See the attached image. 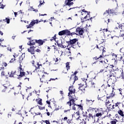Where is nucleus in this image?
Segmentation results:
<instances>
[{"mask_svg":"<svg viewBox=\"0 0 124 124\" xmlns=\"http://www.w3.org/2000/svg\"><path fill=\"white\" fill-rule=\"evenodd\" d=\"M4 22H6L7 24H9L10 23V19L7 17L5 18V19H3Z\"/></svg>","mask_w":124,"mask_h":124,"instance_id":"34","label":"nucleus"},{"mask_svg":"<svg viewBox=\"0 0 124 124\" xmlns=\"http://www.w3.org/2000/svg\"><path fill=\"white\" fill-rule=\"evenodd\" d=\"M25 59V53H23L19 57L18 62L20 64L22 63V62Z\"/></svg>","mask_w":124,"mask_h":124,"instance_id":"20","label":"nucleus"},{"mask_svg":"<svg viewBox=\"0 0 124 124\" xmlns=\"http://www.w3.org/2000/svg\"><path fill=\"white\" fill-rule=\"evenodd\" d=\"M4 5H3V4H0V8L2 9H3V8H4Z\"/></svg>","mask_w":124,"mask_h":124,"instance_id":"55","label":"nucleus"},{"mask_svg":"<svg viewBox=\"0 0 124 124\" xmlns=\"http://www.w3.org/2000/svg\"><path fill=\"white\" fill-rule=\"evenodd\" d=\"M124 27V25H123V24H120L118 26V28L120 30V29H121L122 31H123V27Z\"/></svg>","mask_w":124,"mask_h":124,"instance_id":"49","label":"nucleus"},{"mask_svg":"<svg viewBox=\"0 0 124 124\" xmlns=\"http://www.w3.org/2000/svg\"><path fill=\"white\" fill-rule=\"evenodd\" d=\"M118 113L121 116V117H124V111H123V110H119L118 111Z\"/></svg>","mask_w":124,"mask_h":124,"instance_id":"31","label":"nucleus"},{"mask_svg":"<svg viewBox=\"0 0 124 124\" xmlns=\"http://www.w3.org/2000/svg\"><path fill=\"white\" fill-rule=\"evenodd\" d=\"M90 15L89 16L87 15L84 17H83V19H84L85 21H89V20H91V22H93V17H90Z\"/></svg>","mask_w":124,"mask_h":124,"instance_id":"24","label":"nucleus"},{"mask_svg":"<svg viewBox=\"0 0 124 124\" xmlns=\"http://www.w3.org/2000/svg\"><path fill=\"white\" fill-rule=\"evenodd\" d=\"M116 60H118V61H120V62H121V61L123 60V56H122V55H119L118 56L116 55Z\"/></svg>","mask_w":124,"mask_h":124,"instance_id":"30","label":"nucleus"},{"mask_svg":"<svg viewBox=\"0 0 124 124\" xmlns=\"http://www.w3.org/2000/svg\"><path fill=\"white\" fill-rule=\"evenodd\" d=\"M43 122H44V123H46V124H50V121L49 120L43 121Z\"/></svg>","mask_w":124,"mask_h":124,"instance_id":"53","label":"nucleus"},{"mask_svg":"<svg viewBox=\"0 0 124 124\" xmlns=\"http://www.w3.org/2000/svg\"><path fill=\"white\" fill-rule=\"evenodd\" d=\"M98 66L100 68H108V64L103 60L98 61Z\"/></svg>","mask_w":124,"mask_h":124,"instance_id":"7","label":"nucleus"},{"mask_svg":"<svg viewBox=\"0 0 124 124\" xmlns=\"http://www.w3.org/2000/svg\"><path fill=\"white\" fill-rule=\"evenodd\" d=\"M4 73H5L4 71L1 72V76H4V75H5Z\"/></svg>","mask_w":124,"mask_h":124,"instance_id":"63","label":"nucleus"},{"mask_svg":"<svg viewBox=\"0 0 124 124\" xmlns=\"http://www.w3.org/2000/svg\"><path fill=\"white\" fill-rule=\"evenodd\" d=\"M78 73V71H75L74 74L71 75V77H70V81H71V78H72V76H74V75H76Z\"/></svg>","mask_w":124,"mask_h":124,"instance_id":"39","label":"nucleus"},{"mask_svg":"<svg viewBox=\"0 0 124 124\" xmlns=\"http://www.w3.org/2000/svg\"><path fill=\"white\" fill-rule=\"evenodd\" d=\"M20 74L19 75H17L18 77L17 78V79H20V78H22V77H24V76H27V75H30V73L29 71H27V74L26 75V72H24V71H19Z\"/></svg>","mask_w":124,"mask_h":124,"instance_id":"10","label":"nucleus"},{"mask_svg":"<svg viewBox=\"0 0 124 124\" xmlns=\"http://www.w3.org/2000/svg\"><path fill=\"white\" fill-rule=\"evenodd\" d=\"M114 31H122V30H120V29H119V27H115V29H114Z\"/></svg>","mask_w":124,"mask_h":124,"instance_id":"47","label":"nucleus"},{"mask_svg":"<svg viewBox=\"0 0 124 124\" xmlns=\"http://www.w3.org/2000/svg\"><path fill=\"white\" fill-rule=\"evenodd\" d=\"M83 86H84V85H82L81 84H79V87L78 88L79 90H81V91H82V89H81V88H82V87H83Z\"/></svg>","mask_w":124,"mask_h":124,"instance_id":"59","label":"nucleus"},{"mask_svg":"<svg viewBox=\"0 0 124 124\" xmlns=\"http://www.w3.org/2000/svg\"><path fill=\"white\" fill-rule=\"evenodd\" d=\"M43 3H45V2H44V1H40V4L39 5V6H41L42 5V4H43Z\"/></svg>","mask_w":124,"mask_h":124,"instance_id":"54","label":"nucleus"},{"mask_svg":"<svg viewBox=\"0 0 124 124\" xmlns=\"http://www.w3.org/2000/svg\"><path fill=\"white\" fill-rule=\"evenodd\" d=\"M58 123V122L56 121H53L52 124H57Z\"/></svg>","mask_w":124,"mask_h":124,"instance_id":"64","label":"nucleus"},{"mask_svg":"<svg viewBox=\"0 0 124 124\" xmlns=\"http://www.w3.org/2000/svg\"><path fill=\"white\" fill-rule=\"evenodd\" d=\"M36 43L35 42V40H32L31 41H30L28 43L27 45H29V46H31L32 45H34Z\"/></svg>","mask_w":124,"mask_h":124,"instance_id":"25","label":"nucleus"},{"mask_svg":"<svg viewBox=\"0 0 124 124\" xmlns=\"http://www.w3.org/2000/svg\"><path fill=\"white\" fill-rule=\"evenodd\" d=\"M77 41H78V39L77 38L70 39L69 41L67 42V43L68 44L67 47L71 46V47H72V48H74V44H75V43H76Z\"/></svg>","mask_w":124,"mask_h":124,"instance_id":"8","label":"nucleus"},{"mask_svg":"<svg viewBox=\"0 0 124 124\" xmlns=\"http://www.w3.org/2000/svg\"><path fill=\"white\" fill-rule=\"evenodd\" d=\"M120 104H122V103L120 102H117L115 104V105L111 106V107H110V106H109V107H108V108L109 110H113V109H115L116 107H118V108H120V107H119V105H120Z\"/></svg>","mask_w":124,"mask_h":124,"instance_id":"14","label":"nucleus"},{"mask_svg":"<svg viewBox=\"0 0 124 124\" xmlns=\"http://www.w3.org/2000/svg\"><path fill=\"white\" fill-rule=\"evenodd\" d=\"M57 45L58 47H61V48H66V46H64L62 44L57 43Z\"/></svg>","mask_w":124,"mask_h":124,"instance_id":"36","label":"nucleus"},{"mask_svg":"<svg viewBox=\"0 0 124 124\" xmlns=\"http://www.w3.org/2000/svg\"><path fill=\"white\" fill-rule=\"evenodd\" d=\"M68 91L69 92L68 93V96H69V98L72 97V96H76L75 93H76V90L74 88V87L70 86Z\"/></svg>","mask_w":124,"mask_h":124,"instance_id":"4","label":"nucleus"},{"mask_svg":"<svg viewBox=\"0 0 124 124\" xmlns=\"http://www.w3.org/2000/svg\"><path fill=\"white\" fill-rule=\"evenodd\" d=\"M94 101V100H89L88 99H86V104H87V105H93V103Z\"/></svg>","mask_w":124,"mask_h":124,"instance_id":"23","label":"nucleus"},{"mask_svg":"<svg viewBox=\"0 0 124 124\" xmlns=\"http://www.w3.org/2000/svg\"><path fill=\"white\" fill-rule=\"evenodd\" d=\"M76 114L78 116L77 120H79V119L81 118L80 116V112H79V110L76 112Z\"/></svg>","mask_w":124,"mask_h":124,"instance_id":"44","label":"nucleus"},{"mask_svg":"<svg viewBox=\"0 0 124 124\" xmlns=\"http://www.w3.org/2000/svg\"><path fill=\"white\" fill-rule=\"evenodd\" d=\"M1 89H3V90H2L1 92L2 93H5V92H7V93H9V92H10L11 91V88L10 87V84L9 83V84H5L4 85H3V86H2L1 87Z\"/></svg>","mask_w":124,"mask_h":124,"instance_id":"6","label":"nucleus"},{"mask_svg":"<svg viewBox=\"0 0 124 124\" xmlns=\"http://www.w3.org/2000/svg\"><path fill=\"white\" fill-rule=\"evenodd\" d=\"M40 79L41 83H47V84H48V82L47 81V78H46V77H45V76L43 75L42 78H40Z\"/></svg>","mask_w":124,"mask_h":124,"instance_id":"19","label":"nucleus"},{"mask_svg":"<svg viewBox=\"0 0 124 124\" xmlns=\"http://www.w3.org/2000/svg\"><path fill=\"white\" fill-rule=\"evenodd\" d=\"M67 123H68V124H72V119H68L67 121Z\"/></svg>","mask_w":124,"mask_h":124,"instance_id":"50","label":"nucleus"},{"mask_svg":"<svg viewBox=\"0 0 124 124\" xmlns=\"http://www.w3.org/2000/svg\"><path fill=\"white\" fill-rule=\"evenodd\" d=\"M19 84H20L18 85V87L19 88V90H21V85H22V82H20Z\"/></svg>","mask_w":124,"mask_h":124,"instance_id":"62","label":"nucleus"},{"mask_svg":"<svg viewBox=\"0 0 124 124\" xmlns=\"http://www.w3.org/2000/svg\"><path fill=\"white\" fill-rule=\"evenodd\" d=\"M101 42V43L100 44V45L102 44V43H103L104 42H106V40L104 39H102Z\"/></svg>","mask_w":124,"mask_h":124,"instance_id":"61","label":"nucleus"},{"mask_svg":"<svg viewBox=\"0 0 124 124\" xmlns=\"http://www.w3.org/2000/svg\"><path fill=\"white\" fill-rule=\"evenodd\" d=\"M87 118H88L89 119H92V120H94V121H95V114L93 115V114L89 113Z\"/></svg>","mask_w":124,"mask_h":124,"instance_id":"26","label":"nucleus"},{"mask_svg":"<svg viewBox=\"0 0 124 124\" xmlns=\"http://www.w3.org/2000/svg\"><path fill=\"white\" fill-rule=\"evenodd\" d=\"M69 101L67 102V104L70 106V108H71V106L73 105L72 110H76L77 109V106H78V105L75 103V101L78 99L76 96H73L70 98H69Z\"/></svg>","mask_w":124,"mask_h":124,"instance_id":"2","label":"nucleus"},{"mask_svg":"<svg viewBox=\"0 0 124 124\" xmlns=\"http://www.w3.org/2000/svg\"><path fill=\"white\" fill-rule=\"evenodd\" d=\"M35 24H38V20H32L30 23V25L27 26V29H31L32 27H33Z\"/></svg>","mask_w":124,"mask_h":124,"instance_id":"13","label":"nucleus"},{"mask_svg":"<svg viewBox=\"0 0 124 124\" xmlns=\"http://www.w3.org/2000/svg\"><path fill=\"white\" fill-rule=\"evenodd\" d=\"M105 17L103 18V21L104 23H106L107 25L110 23V18L108 17H106V16H105Z\"/></svg>","mask_w":124,"mask_h":124,"instance_id":"27","label":"nucleus"},{"mask_svg":"<svg viewBox=\"0 0 124 124\" xmlns=\"http://www.w3.org/2000/svg\"><path fill=\"white\" fill-rule=\"evenodd\" d=\"M66 67L67 68V70L68 71L69 69H70V66H69V62H67L66 63Z\"/></svg>","mask_w":124,"mask_h":124,"instance_id":"37","label":"nucleus"},{"mask_svg":"<svg viewBox=\"0 0 124 124\" xmlns=\"http://www.w3.org/2000/svg\"><path fill=\"white\" fill-rule=\"evenodd\" d=\"M114 73H115L114 71H113V70H111V71H109L110 74L108 77V78H111V77H112L113 81L114 79H116V76H115V74H114Z\"/></svg>","mask_w":124,"mask_h":124,"instance_id":"18","label":"nucleus"},{"mask_svg":"<svg viewBox=\"0 0 124 124\" xmlns=\"http://www.w3.org/2000/svg\"><path fill=\"white\" fill-rule=\"evenodd\" d=\"M80 124H87V122L82 119V121L80 122Z\"/></svg>","mask_w":124,"mask_h":124,"instance_id":"51","label":"nucleus"},{"mask_svg":"<svg viewBox=\"0 0 124 124\" xmlns=\"http://www.w3.org/2000/svg\"><path fill=\"white\" fill-rule=\"evenodd\" d=\"M118 121L115 119L114 120H113L112 121H110V124H117V123H118Z\"/></svg>","mask_w":124,"mask_h":124,"instance_id":"32","label":"nucleus"},{"mask_svg":"<svg viewBox=\"0 0 124 124\" xmlns=\"http://www.w3.org/2000/svg\"><path fill=\"white\" fill-rule=\"evenodd\" d=\"M111 96L107 97V99L106 100L105 105L107 107H111V101H110V98Z\"/></svg>","mask_w":124,"mask_h":124,"instance_id":"15","label":"nucleus"},{"mask_svg":"<svg viewBox=\"0 0 124 124\" xmlns=\"http://www.w3.org/2000/svg\"><path fill=\"white\" fill-rule=\"evenodd\" d=\"M59 35L62 36V35H64V34H66V35H69L71 36L74 35V34H76V35H78V34H77L75 31L70 32V31H68V30H64L62 31H61L58 33Z\"/></svg>","mask_w":124,"mask_h":124,"instance_id":"3","label":"nucleus"},{"mask_svg":"<svg viewBox=\"0 0 124 124\" xmlns=\"http://www.w3.org/2000/svg\"><path fill=\"white\" fill-rule=\"evenodd\" d=\"M77 110L78 111H82L83 110V106L81 104L78 105V106H77Z\"/></svg>","mask_w":124,"mask_h":124,"instance_id":"28","label":"nucleus"},{"mask_svg":"<svg viewBox=\"0 0 124 124\" xmlns=\"http://www.w3.org/2000/svg\"><path fill=\"white\" fill-rule=\"evenodd\" d=\"M67 112H70V109H65L64 110V113H67Z\"/></svg>","mask_w":124,"mask_h":124,"instance_id":"60","label":"nucleus"},{"mask_svg":"<svg viewBox=\"0 0 124 124\" xmlns=\"http://www.w3.org/2000/svg\"><path fill=\"white\" fill-rule=\"evenodd\" d=\"M82 12H84L85 13H87V15H88L89 16H90V12H88L87 11H85V9H83L81 10Z\"/></svg>","mask_w":124,"mask_h":124,"instance_id":"41","label":"nucleus"},{"mask_svg":"<svg viewBox=\"0 0 124 124\" xmlns=\"http://www.w3.org/2000/svg\"><path fill=\"white\" fill-rule=\"evenodd\" d=\"M120 51L121 53H124V48H121Z\"/></svg>","mask_w":124,"mask_h":124,"instance_id":"57","label":"nucleus"},{"mask_svg":"<svg viewBox=\"0 0 124 124\" xmlns=\"http://www.w3.org/2000/svg\"><path fill=\"white\" fill-rule=\"evenodd\" d=\"M3 65H4V66H5L6 67V66H7V63L6 62H2Z\"/></svg>","mask_w":124,"mask_h":124,"instance_id":"56","label":"nucleus"},{"mask_svg":"<svg viewBox=\"0 0 124 124\" xmlns=\"http://www.w3.org/2000/svg\"><path fill=\"white\" fill-rule=\"evenodd\" d=\"M91 87L93 88H95V83L93 81L91 82Z\"/></svg>","mask_w":124,"mask_h":124,"instance_id":"42","label":"nucleus"},{"mask_svg":"<svg viewBox=\"0 0 124 124\" xmlns=\"http://www.w3.org/2000/svg\"><path fill=\"white\" fill-rule=\"evenodd\" d=\"M78 80V77L75 76L74 78V82H75V81H77Z\"/></svg>","mask_w":124,"mask_h":124,"instance_id":"52","label":"nucleus"},{"mask_svg":"<svg viewBox=\"0 0 124 124\" xmlns=\"http://www.w3.org/2000/svg\"><path fill=\"white\" fill-rule=\"evenodd\" d=\"M16 61V59L15 58H12L11 59V61L9 62L10 63H12V62H14Z\"/></svg>","mask_w":124,"mask_h":124,"instance_id":"46","label":"nucleus"},{"mask_svg":"<svg viewBox=\"0 0 124 124\" xmlns=\"http://www.w3.org/2000/svg\"><path fill=\"white\" fill-rule=\"evenodd\" d=\"M47 41V39H45L44 40H35V42L37 43V44H39V46H41L42 45H43L44 43H45V42H46Z\"/></svg>","mask_w":124,"mask_h":124,"instance_id":"12","label":"nucleus"},{"mask_svg":"<svg viewBox=\"0 0 124 124\" xmlns=\"http://www.w3.org/2000/svg\"><path fill=\"white\" fill-rule=\"evenodd\" d=\"M22 67H23V66L21 64H20L18 68V69L19 70V71H24V69H23Z\"/></svg>","mask_w":124,"mask_h":124,"instance_id":"38","label":"nucleus"},{"mask_svg":"<svg viewBox=\"0 0 124 124\" xmlns=\"http://www.w3.org/2000/svg\"><path fill=\"white\" fill-rule=\"evenodd\" d=\"M12 114L13 113L11 112H9V113L8 114V118H11V117H12Z\"/></svg>","mask_w":124,"mask_h":124,"instance_id":"48","label":"nucleus"},{"mask_svg":"<svg viewBox=\"0 0 124 124\" xmlns=\"http://www.w3.org/2000/svg\"><path fill=\"white\" fill-rule=\"evenodd\" d=\"M16 115L17 117H19V118H22V112H21V111H19L18 112L16 113Z\"/></svg>","mask_w":124,"mask_h":124,"instance_id":"33","label":"nucleus"},{"mask_svg":"<svg viewBox=\"0 0 124 124\" xmlns=\"http://www.w3.org/2000/svg\"><path fill=\"white\" fill-rule=\"evenodd\" d=\"M81 23H84V22H86V20H85V19H84V18H81Z\"/></svg>","mask_w":124,"mask_h":124,"instance_id":"58","label":"nucleus"},{"mask_svg":"<svg viewBox=\"0 0 124 124\" xmlns=\"http://www.w3.org/2000/svg\"><path fill=\"white\" fill-rule=\"evenodd\" d=\"M56 36V35L55 34L54 36L50 39V41H53V40H56V39H57V37Z\"/></svg>","mask_w":124,"mask_h":124,"instance_id":"40","label":"nucleus"},{"mask_svg":"<svg viewBox=\"0 0 124 124\" xmlns=\"http://www.w3.org/2000/svg\"><path fill=\"white\" fill-rule=\"evenodd\" d=\"M103 69H102L100 70L99 72V73H102L104 72H108V71H109L107 69V68H103Z\"/></svg>","mask_w":124,"mask_h":124,"instance_id":"29","label":"nucleus"},{"mask_svg":"<svg viewBox=\"0 0 124 124\" xmlns=\"http://www.w3.org/2000/svg\"><path fill=\"white\" fill-rule=\"evenodd\" d=\"M82 116L83 117H84V118H85V120L86 119H88V115L86 114L85 113V112H82Z\"/></svg>","mask_w":124,"mask_h":124,"instance_id":"45","label":"nucleus"},{"mask_svg":"<svg viewBox=\"0 0 124 124\" xmlns=\"http://www.w3.org/2000/svg\"><path fill=\"white\" fill-rule=\"evenodd\" d=\"M38 107L40 110H45V107H41L40 106H38Z\"/></svg>","mask_w":124,"mask_h":124,"instance_id":"43","label":"nucleus"},{"mask_svg":"<svg viewBox=\"0 0 124 124\" xmlns=\"http://www.w3.org/2000/svg\"><path fill=\"white\" fill-rule=\"evenodd\" d=\"M16 73H17V72L16 71H12L10 74L9 73H8V74L9 77L12 78L14 77L15 75H16Z\"/></svg>","mask_w":124,"mask_h":124,"instance_id":"21","label":"nucleus"},{"mask_svg":"<svg viewBox=\"0 0 124 124\" xmlns=\"http://www.w3.org/2000/svg\"><path fill=\"white\" fill-rule=\"evenodd\" d=\"M37 66L34 65L35 69L33 71V72H34L35 71H37V69H39V70H40V69L42 68V64H40L39 62H37Z\"/></svg>","mask_w":124,"mask_h":124,"instance_id":"17","label":"nucleus"},{"mask_svg":"<svg viewBox=\"0 0 124 124\" xmlns=\"http://www.w3.org/2000/svg\"><path fill=\"white\" fill-rule=\"evenodd\" d=\"M95 113H96V114H95V118H96V117L97 118H100L102 117V115L104 114V111H103V110H99V109L98 108L95 110Z\"/></svg>","mask_w":124,"mask_h":124,"instance_id":"9","label":"nucleus"},{"mask_svg":"<svg viewBox=\"0 0 124 124\" xmlns=\"http://www.w3.org/2000/svg\"><path fill=\"white\" fill-rule=\"evenodd\" d=\"M35 47L33 46H30L29 48L28 49V52H29V53H31V55H34V49H35Z\"/></svg>","mask_w":124,"mask_h":124,"instance_id":"16","label":"nucleus"},{"mask_svg":"<svg viewBox=\"0 0 124 124\" xmlns=\"http://www.w3.org/2000/svg\"><path fill=\"white\" fill-rule=\"evenodd\" d=\"M98 49L99 51H102V55H100L98 57L97 56H96L95 57H94L93 59H95V61H97V60H99V59H103L105 56H104V53H106V48L104 46H102L99 44V45H96V46L95 47H94V49Z\"/></svg>","mask_w":124,"mask_h":124,"instance_id":"1","label":"nucleus"},{"mask_svg":"<svg viewBox=\"0 0 124 124\" xmlns=\"http://www.w3.org/2000/svg\"><path fill=\"white\" fill-rule=\"evenodd\" d=\"M72 1H73V0H65L64 5H63V7L66 6V5L70 7V6L73 5V4H74V3Z\"/></svg>","mask_w":124,"mask_h":124,"instance_id":"11","label":"nucleus"},{"mask_svg":"<svg viewBox=\"0 0 124 124\" xmlns=\"http://www.w3.org/2000/svg\"><path fill=\"white\" fill-rule=\"evenodd\" d=\"M78 33L79 35H83V33H84V30H83V29H80L78 31Z\"/></svg>","mask_w":124,"mask_h":124,"instance_id":"35","label":"nucleus"},{"mask_svg":"<svg viewBox=\"0 0 124 124\" xmlns=\"http://www.w3.org/2000/svg\"><path fill=\"white\" fill-rule=\"evenodd\" d=\"M35 101L37 102V104H39V105H40L41 106H42V105H43V103H42V99L38 98L37 99H36Z\"/></svg>","mask_w":124,"mask_h":124,"instance_id":"22","label":"nucleus"},{"mask_svg":"<svg viewBox=\"0 0 124 124\" xmlns=\"http://www.w3.org/2000/svg\"><path fill=\"white\" fill-rule=\"evenodd\" d=\"M115 15L116 14V11H115V9H108L103 14V16L104 17H107L108 15Z\"/></svg>","mask_w":124,"mask_h":124,"instance_id":"5","label":"nucleus"}]
</instances>
